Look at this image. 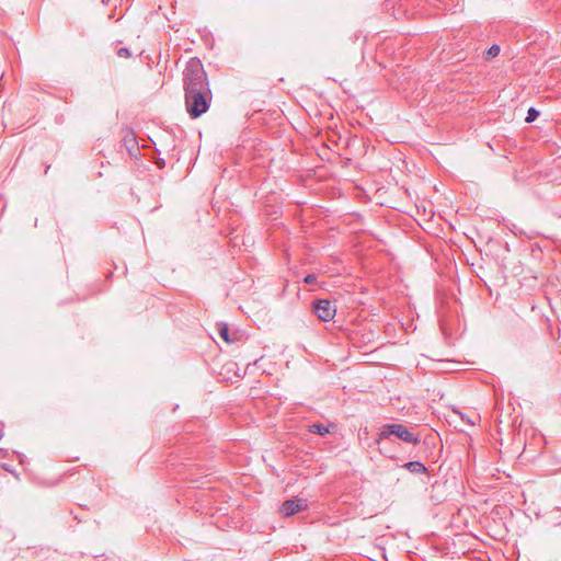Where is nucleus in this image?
I'll use <instances>...</instances> for the list:
<instances>
[{
  "mask_svg": "<svg viewBox=\"0 0 561 561\" xmlns=\"http://www.w3.org/2000/svg\"><path fill=\"white\" fill-rule=\"evenodd\" d=\"M183 88L185 107L191 117L197 118L206 113L211 101V91L199 59L192 58L187 61L183 71Z\"/></svg>",
  "mask_w": 561,
  "mask_h": 561,
  "instance_id": "obj_1",
  "label": "nucleus"
},
{
  "mask_svg": "<svg viewBox=\"0 0 561 561\" xmlns=\"http://www.w3.org/2000/svg\"><path fill=\"white\" fill-rule=\"evenodd\" d=\"M392 436H396L398 439L404 443L413 445H419L421 442L419 435H415L408 426L401 423L383 424L378 433L376 442L379 443L383 439L390 440Z\"/></svg>",
  "mask_w": 561,
  "mask_h": 561,
  "instance_id": "obj_2",
  "label": "nucleus"
},
{
  "mask_svg": "<svg viewBox=\"0 0 561 561\" xmlns=\"http://www.w3.org/2000/svg\"><path fill=\"white\" fill-rule=\"evenodd\" d=\"M313 312L321 321L328 322L333 320L336 308L329 299H318L312 304Z\"/></svg>",
  "mask_w": 561,
  "mask_h": 561,
  "instance_id": "obj_3",
  "label": "nucleus"
},
{
  "mask_svg": "<svg viewBox=\"0 0 561 561\" xmlns=\"http://www.w3.org/2000/svg\"><path fill=\"white\" fill-rule=\"evenodd\" d=\"M307 508V503L302 499H291L285 501L280 506V513L284 516H293L298 512Z\"/></svg>",
  "mask_w": 561,
  "mask_h": 561,
  "instance_id": "obj_4",
  "label": "nucleus"
},
{
  "mask_svg": "<svg viewBox=\"0 0 561 561\" xmlns=\"http://www.w3.org/2000/svg\"><path fill=\"white\" fill-rule=\"evenodd\" d=\"M123 134L124 146L126 147L128 153L130 156L137 154L139 152V146L135 131L127 127L123 130Z\"/></svg>",
  "mask_w": 561,
  "mask_h": 561,
  "instance_id": "obj_5",
  "label": "nucleus"
},
{
  "mask_svg": "<svg viewBox=\"0 0 561 561\" xmlns=\"http://www.w3.org/2000/svg\"><path fill=\"white\" fill-rule=\"evenodd\" d=\"M403 468L409 470L411 473H415V474H426L428 472L427 468L424 466V463L421 461H417V460L405 462L403 465Z\"/></svg>",
  "mask_w": 561,
  "mask_h": 561,
  "instance_id": "obj_6",
  "label": "nucleus"
},
{
  "mask_svg": "<svg viewBox=\"0 0 561 561\" xmlns=\"http://www.w3.org/2000/svg\"><path fill=\"white\" fill-rule=\"evenodd\" d=\"M218 333L224 341H226L227 343L231 342L229 337V328L227 323H218Z\"/></svg>",
  "mask_w": 561,
  "mask_h": 561,
  "instance_id": "obj_7",
  "label": "nucleus"
},
{
  "mask_svg": "<svg viewBox=\"0 0 561 561\" xmlns=\"http://www.w3.org/2000/svg\"><path fill=\"white\" fill-rule=\"evenodd\" d=\"M310 432L323 436L329 433V428L322 423H316L310 426Z\"/></svg>",
  "mask_w": 561,
  "mask_h": 561,
  "instance_id": "obj_8",
  "label": "nucleus"
},
{
  "mask_svg": "<svg viewBox=\"0 0 561 561\" xmlns=\"http://www.w3.org/2000/svg\"><path fill=\"white\" fill-rule=\"evenodd\" d=\"M500 50H501L500 46L494 44L484 53V58L485 59L494 58L500 54Z\"/></svg>",
  "mask_w": 561,
  "mask_h": 561,
  "instance_id": "obj_9",
  "label": "nucleus"
},
{
  "mask_svg": "<svg viewBox=\"0 0 561 561\" xmlns=\"http://www.w3.org/2000/svg\"><path fill=\"white\" fill-rule=\"evenodd\" d=\"M539 116V111H537L535 107H530L527 112L526 122L531 123Z\"/></svg>",
  "mask_w": 561,
  "mask_h": 561,
  "instance_id": "obj_10",
  "label": "nucleus"
},
{
  "mask_svg": "<svg viewBox=\"0 0 561 561\" xmlns=\"http://www.w3.org/2000/svg\"><path fill=\"white\" fill-rule=\"evenodd\" d=\"M116 54L121 58H129L131 56L130 50L128 48H126V47L118 48Z\"/></svg>",
  "mask_w": 561,
  "mask_h": 561,
  "instance_id": "obj_11",
  "label": "nucleus"
},
{
  "mask_svg": "<svg viewBox=\"0 0 561 561\" xmlns=\"http://www.w3.org/2000/svg\"><path fill=\"white\" fill-rule=\"evenodd\" d=\"M316 282H317V276L314 274H308L304 278V283H306L308 285L314 284Z\"/></svg>",
  "mask_w": 561,
  "mask_h": 561,
  "instance_id": "obj_12",
  "label": "nucleus"
}]
</instances>
